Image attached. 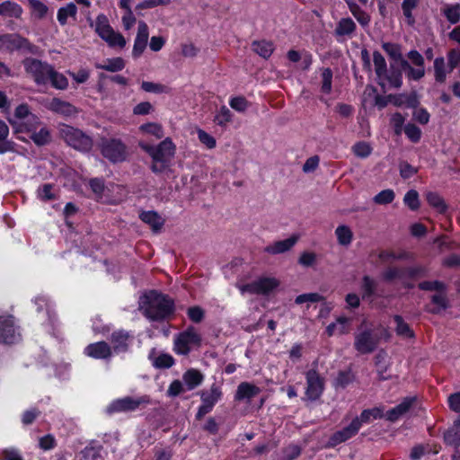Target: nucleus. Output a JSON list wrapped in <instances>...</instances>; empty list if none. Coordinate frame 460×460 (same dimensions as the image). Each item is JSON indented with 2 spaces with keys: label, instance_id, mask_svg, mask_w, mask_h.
<instances>
[{
  "label": "nucleus",
  "instance_id": "f257e3e1",
  "mask_svg": "<svg viewBox=\"0 0 460 460\" xmlns=\"http://www.w3.org/2000/svg\"><path fill=\"white\" fill-rule=\"evenodd\" d=\"M138 309L150 321L162 322L174 312V302L156 290L144 292L138 300Z\"/></svg>",
  "mask_w": 460,
  "mask_h": 460
},
{
  "label": "nucleus",
  "instance_id": "f03ea898",
  "mask_svg": "<svg viewBox=\"0 0 460 460\" xmlns=\"http://www.w3.org/2000/svg\"><path fill=\"white\" fill-rule=\"evenodd\" d=\"M139 146L153 159L152 172L160 173L169 167L175 153V146L170 138H165L156 146L145 143H139Z\"/></svg>",
  "mask_w": 460,
  "mask_h": 460
},
{
  "label": "nucleus",
  "instance_id": "7ed1b4c3",
  "mask_svg": "<svg viewBox=\"0 0 460 460\" xmlns=\"http://www.w3.org/2000/svg\"><path fill=\"white\" fill-rule=\"evenodd\" d=\"M60 137L67 146L83 153H88L93 148V139L79 128L67 124L59 125Z\"/></svg>",
  "mask_w": 460,
  "mask_h": 460
},
{
  "label": "nucleus",
  "instance_id": "20e7f679",
  "mask_svg": "<svg viewBox=\"0 0 460 460\" xmlns=\"http://www.w3.org/2000/svg\"><path fill=\"white\" fill-rule=\"evenodd\" d=\"M0 50L10 54L17 51L38 55L40 48L18 33H4L0 35Z\"/></svg>",
  "mask_w": 460,
  "mask_h": 460
},
{
  "label": "nucleus",
  "instance_id": "39448f33",
  "mask_svg": "<svg viewBox=\"0 0 460 460\" xmlns=\"http://www.w3.org/2000/svg\"><path fill=\"white\" fill-rule=\"evenodd\" d=\"M22 64L24 71L29 75L37 85H46L50 74L52 65L35 58H25Z\"/></svg>",
  "mask_w": 460,
  "mask_h": 460
},
{
  "label": "nucleus",
  "instance_id": "423d86ee",
  "mask_svg": "<svg viewBox=\"0 0 460 460\" xmlns=\"http://www.w3.org/2000/svg\"><path fill=\"white\" fill-rule=\"evenodd\" d=\"M380 337L372 330H364L355 335L354 347L360 354H369L376 349Z\"/></svg>",
  "mask_w": 460,
  "mask_h": 460
},
{
  "label": "nucleus",
  "instance_id": "0eeeda50",
  "mask_svg": "<svg viewBox=\"0 0 460 460\" xmlns=\"http://www.w3.org/2000/svg\"><path fill=\"white\" fill-rule=\"evenodd\" d=\"M201 338L194 327H189L185 332H181L174 341V349L177 353L187 355L191 345H199Z\"/></svg>",
  "mask_w": 460,
  "mask_h": 460
},
{
  "label": "nucleus",
  "instance_id": "6e6552de",
  "mask_svg": "<svg viewBox=\"0 0 460 460\" xmlns=\"http://www.w3.org/2000/svg\"><path fill=\"white\" fill-rule=\"evenodd\" d=\"M16 332L14 317L13 315L0 316V342L13 344L19 338Z\"/></svg>",
  "mask_w": 460,
  "mask_h": 460
},
{
  "label": "nucleus",
  "instance_id": "1a4fd4ad",
  "mask_svg": "<svg viewBox=\"0 0 460 460\" xmlns=\"http://www.w3.org/2000/svg\"><path fill=\"white\" fill-rule=\"evenodd\" d=\"M307 387L305 394L311 401L317 400L323 392L324 379L320 376L316 370L311 369L306 373Z\"/></svg>",
  "mask_w": 460,
  "mask_h": 460
},
{
  "label": "nucleus",
  "instance_id": "9d476101",
  "mask_svg": "<svg viewBox=\"0 0 460 460\" xmlns=\"http://www.w3.org/2000/svg\"><path fill=\"white\" fill-rule=\"evenodd\" d=\"M358 430L359 422L358 420H352L349 426L333 433L329 438L326 446L328 447H334L355 436Z\"/></svg>",
  "mask_w": 460,
  "mask_h": 460
},
{
  "label": "nucleus",
  "instance_id": "9b49d317",
  "mask_svg": "<svg viewBox=\"0 0 460 460\" xmlns=\"http://www.w3.org/2000/svg\"><path fill=\"white\" fill-rule=\"evenodd\" d=\"M96 33L104 40L109 46L115 47V31L110 25L108 18L104 14H99L95 22Z\"/></svg>",
  "mask_w": 460,
  "mask_h": 460
},
{
  "label": "nucleus",
  "instance_id": "f8f14e48",
  "mask_svg": "<svg viewBox=\"0 0 460 460\" xmlns=\"http://www.w3.org/2000/svg\"><path fill=\"white\" fill-rule=\"evenodd\" d=\"M84 354L94 359H111L112 351L106 341L90 343L84 349Z\"/></svg>",
  "mask_w": 460,
  "mask_h": 460
},
{
  "label": "nucleus",
  "instance_id": "ddd939ff",
  "mask_svg": "<svg viewBox=\"0 0 460 460\" xmlns=\"http://www.w3.org/2000/svg\"><path fill=\"white\" fill-rule=\"evenodd\" d=\"M45 107L49 111L65 117H71L77 113V109L73 104L58 97L52 98Z\"/></svg>",
  "mask_w": 460,
  "mask_h": 460
},
{
  "label": "nucleus",
  "instance_id": "4468645a",
  "mask_svg": "<svg viewBox=\"0 0 460 460\" xmlns=\"http://www.w3.org/2000/svg\"><path fill=\"white\" fill-rule=\"evenodd\" d=\"M34 124L35 123L32 122L24 124L26 131L31 132L30 138L33 141V143L38 146H43L50 143L51 135L49 129L46 127H43L39 131H36Z\"/></svg>",
  "mask_w": 460,
  "mask_h": 460
},
{
  "label": "nucleus",
  "instance_id": "2eb2a0df",
  "mask_svg": "<svg viewBox=\"0 0 460 460\" xmlns=\"http://www.w3.org/2000/svg\"><path fill=\"white\" fill-rule=\"evenodd\" d=\"M149 37L148 27L143 21L138 22L137 34L135 40L132 54L138 58L145 50Z\"/></svg>",
  "mask_w": 460,
  "mask_h": 460
},
{
  "label": "nucleus",
  "instance_id": "dca6fc26",
  "mask_svg": "<svg viewBox=\"0 0 460 460\" xmlns=\"http://www.w3.org/2000/svg\"><path fill=\"white\" fill-rule=\"evenodd\" d=\"M150 402L148 396L144 395L138 398H133L127 396L125 398L117 400V411H134L142 404H147Z\"/></svg>",
  "mask_w": 460,
  "mask_h": 460
},
{
  "label": "nucleus",
  "instance_id": "f3484780",
  "mask_svg": "<svg viewBox=\"0 0 460 460\" xmlns=\"http://www.w3.org/2000/svg\"><path fill=\"white\" fill-rule=\"evenodd\" d=\"M444 441L456 449L460 447V418L444 433Z\"/></svg>",
  "mask_w": 460,
  "mask_h": 460
},
{
  "label": "nucleus",
  "instance_id": "a211bd4d",
  "mask_svg": "<svg viewBox=\"0 0 460 460\" xmlns=\"http://www.w3.org/2000/svg\"><path fill=\"white\" fill-rule=\"evenodd\" d=\"M140 219L150 226L154 232H159L164 224V220L155 211H142L139 215Z\"/></svg>",
  "mask_w": 460,
  "mask_h": 460
},
{
  "label": "nucleus",
  "instance_id": "6ab92c4d",
  "mask_svg": "<svg viewBox=\"0 0 460 460\" xmlns=\"http://www.w3.org/2000/svg\"><path fill=\"white\" fill-rule=\"evenodd\" d=\"M135 341L134 335L126 330L117 332V354L127 353Z\"/></svg>",
  "mask_w": 460,
  "mask_h": 460
},
{
  "label": "nucleus",
  "instance_id": "aec40b11",
  "mask_svg": "<svg viewBox=\"0 0 460 460\" xmlns=\"http://www.w3.org/2000/svg\"><path fill=\"white\" fill-rule=\"evenodd\" d=\"M393 319L395 324L394 332L397 336L402 339L415 338L414 331L411 328L409 323H407L401 315L395 314L394 315Z\"/></svg>",
  "mask_w": 460,
  "mask_h": 460
},
{
  "label": "nucleus",
  "instance_id": "412c9836",
  "mask_svg": "<svg viewBox=\"0 0 460 460\" xmlns=\"http://www.w3.org/2000/svg\"><path fill=\"white\" fill-rule=\"evenodd\" d=\"M298 237L293 235L288 239L278 241L271 245H269L265 248V252L270 254H279L283 253L288 250H290L297 242Z\"/></svg>",
  "mask_w": 460,
  "mask_h": 460
},
{
  "label": "nucleus",
  "instance_id": "4be33fe9",
  "mask_svg": "<svg viewBox=\"0 0 460 460\" xmlns=\"http://www.w3.org/2000/svg\"><path fill=\"white\" fill-rule=\"evenodd\" d=\"M260 392V388L256 385L243 382L238 385L234 398L237 401L250 400L259 394Z\"/></svg>",
  "mask_w": 460,
  "mask_h": 460
},
{
  "label": "nucleus",
  "instance_id": "5701e85b",
  "mask_svg": "<svg viewBox=\"0 0 460 460\" xmlns=\"http://www.w3.org/2000/svg\"><path fill=\"white\" fill-rule=\"evenodd\" d=\"M415 402V398H405L400 404L386 412V418L390 421L397 420L405 414Z\"/></svg>",
  "mask_w": 460,
  "mask_h": 460
},
{
  "label": "nucleus",
  "instance_id": "b1692460",
  "mask_svg": "<svg viewBox=\"0 0 460 460\" xmlns=\"http://www.w3.org/2000/svg\"><path fill=\"white\" fill-rule=\"evenodd\" d=\"M9 127L7 124L0 119V155L7 152H12L14 149V143L8 140Z\"/></svg>",
  "mask_w": 460,
  "mask_h": 460
},
{
  "label": "nucleus",
  "instance_id": "393cba45",
  "mask_svg": "<svg viewBox=\"0 0 460 460\" xmlns=\"http://www.w3.org/2000/svg\"><path fill=\"white\" fill-rule=\"evenodd\" d=\"M77 14V7L74 3H68L65 6L60 7L58 10L57 19L61 26H64L67 23L68 18H73L74 21L76 20Z\"/></svg>",
  "mask_w": 460,
  "mask_h": 460
},
{
  "label": "nucleus",
  "instance_id": "a878e982",
  "mask_svg": "<svg viewBox=\"0 0 460 460\" xmlns=\"http://www.w3.org/2000/svg\"><path fill=\"white\" fill-rule=\"evenodd\" d=\"M431 302L436 305V306L432 308L427 306L426 311L433 314H438L441 312V310H446L449 306L446 291L438 292L437 294L433 295L431 296Z\"/></svg>",
  "mask_w": 460,
  "mask_h": 460
},
{
  "label": "nucleus",
  "instance_id": "bb28decb",
  "mask_svg": "<svg viewBox=\"0 0 460 460\" xmlns=\"http://www.w3.org/2000/svg\"><path fill=\"white\" fill-rule=\"evenodd\" d=\"M22 13V6L15 2L7 0L0 4V15L2 16L20 18Z\"/></svg>",
  "mask_w": 460,
  "mask_h": 460
},
{
  "label": "nucleus",
  "instance_id": "cd10ccee",
  "mask_svg": "<svg viewBox=\"0 0 460 460\" xmlns=\"http://www.w3.org/2000/svg\"><path fill=\"white\" fill-rule=\"evenodd\" d=\"M48 84L58 90H66L68 87V80L62 74L57 71L54 67L48 77Z\"/></svg>",
  "mask_w": 460,
  "mask_h": 460
},
{
  "label": "nucleus",
  "instance_id": "c85d7f7f",
  "mask_svg": "<svg viewBox=\"0 0 460 460\" xmlns=\"http://www.w3.org/2000/svg\"><path fill=\"white\" fill-rule=\"evenodd\" d=\"M279 286V281L275 278H261L257 279L258 295H269Z\"/></svg>",
  "mask_w": 460,
  "mask_h": 460
},
{
  "label": "nucleus",
  "instance_id": "c756f323",
  "mask_svg": "<svg viewBox=\"0 0 460 460\" xmlns=\"http://www.w3.org/2000/svg\"><path fill=\"white\" fill-rule=\"evenodd\" d=\"M88 184L94 194L95 199L99 202H104L103 196L106 190L104 179L99 177L91 178Z\"/></svg>",
  "mask_w": 460,
  "mask_h": 460
},
{
  "label": "nucleus",
  "instance_id": "7c9ffc66",
  "mask_svg": "<svg viewBox=\"0 0 460 460\" xmlns=\"http://www.w3.org/2000/svg\"><path fill=\"white\" fill-rule=\"evenodd\" d=\"M221 395L222 392L220 388L216 385H213L210 387L209 391H202L200 393L202 402H204L207 405H209L212 408L216 404V402L220 399Z\"/></svg>",
  "mask_w": 460,
  "mask_h": 460
},
{
  "label": "nucleus",
  "instance_id": "2f4dec72",
  "mask_svg": "<svg viewBox=\"0 0 460 460\" xmlns=\"http://www.w3.org/2000/svg\"><path fill=\"white\" fill-rule=\"evenodd\" d=\"M183 381L188 389L192 390L202 383L203 375L197 369H189L183 375Z\"/></svg>",
  "mask_w": 460,
  "mask_h": 460
},
{
  "label": "nucleus",
  "instance_id": "473e14b6",
  "mask_svg": "<svg viewBox=\"0 0 460 460\" xmlns=\"http://www.w3.org/2000/svg\"><path fill=\"white\" fill-rule=\"evenodd\" d=\"M252 49L255 53L263 58H270L274 50L272 42L267 40L253 41L252 44Z\"/></svg>",
  "mask_w": 460,
  "mask_h": 460
},
{
  "label": "nucleus",
  "instance_id": "72a5a7b5",
  "mask_svg": "<svg viewBox=\"0 0 460 460\" xmlns=\"http://www.w3.org/2000/svg\"><path fill=\"white\" fill-rule=\"evenodd\" d=\"M335 234L340 245L349 246L352 242L353 233L348 226H339L335 230Z\"/></svg>",
  "mask_w": 460,
  "mask_h": 460
},
{
  "label": "nucleus",
  "instance_id": "f704fd0d",
  "mask_svg": "<svg viewBox=\"0 0 460 460\" xmlns=\"http://www.w3.org/2000/svg\"><path fill=\"white\" fill-rule=\"evenodd\" d=\"M381 277L384 281L388 283L393 282L394 279L403 280L405 279L404 269L390 266L382 272Z\"/></svg>",
  "mask_w": 460,
  "mask_h": 460
},
{
  "label": "nucleus",
  "instance_id": "c9c22d12",
  "mask_svg": "<svg viewBox=\"0 0 460 460\" xmlns=\"http://www.w3.org/2000/svg\"><path fill=\"white\" fill-rule=\"evenodd\" d=\"M54 185L52 183H44L37 190V197L44 202L56 200L58 196L53 192Z\"/></svg>",
  "mask_w": 460,
  "mask_h": 460
},
{
  "label": "nucleus",
  "instance_id": "e433bc0d",
  "mask_svg": "<svg viewBox=\"0 0 460 460\" xmlns=\"http://www.w3.org/2000/svg\"><path fill=\"white\" fill-rule=\"evenodd\" d=\"M356 29V24L350 18H343L339 22L335 29V34L338 36L349 35Z\"/></svg>",
  "mask_w": 460,
  "mask_h": 460
},
{
  "label": "nucleus",
  "instance_id": "4c0bfd02",
  "mask_svg": "<svg viewBox=\"0 0 460 460\" xmlns=\"http://www.w3.org/2000/svg\"><path fill=\"white\" fill-rule=\"evenodd\" d=\"M426 199L428 203L434 208L438 209L439 213L446 212L447 206L446 205L443 198L438 193L432 191L428 192L426 194Z\"/></svg>",
  "mask_w": 460,
  "mask_h": 460
},
{
  "label": "nucleus",
  "instance_id": "58836bf2",
  "mask_svg": "<svg viewBox=\"0 0 460 460\" xmlns=\"http://www.w3.org/2000/svg\"><path fill=\"white\" fill-rule=\"evenodd\" d=\"M28 3L35 18L41 20L47 15L49 8L44 3L40 0H28Z\"/></svg>",
  "mask_w": 460,
  "mask_h": 460
},
{
  "label": "nucleus",
  "instance_id": "ea45409f",
  "mask_svg": "<svg viewBox=\"0 0 460 460\" xmlns=\"http://www.w3.org/2000/svg\"><path fill=\"white\" fill-rule=\"evenodd\" d=\"M377 288V282L373 279L371 277L366 275L362 278V296L365 297H370L375 295L376 290Z\"/></svg>",
  "mask_w": 460,
  "mask_h": 460
},
{
  "label": "nucleus",
  "instance_id": "a19ab883",
  "mask_svg": "<svg viewBox=\"0 0 460 460\" xmlns=\"http://www.w3.org/2000/svg\"><path fill=\"white\" fill-rule=\"evenodd\" d=\"M385 358H386V353L384 350H380L375 356V365L377 367V373H378L379 378L382 380L388 379V376H385V373L387 370V365L385 362Z\"/></svg>",
  "mask_w": 460,
  "mask_h": 460
},
{
  "label": "nucleus",
  "instance_id": "79ce46f5",
  "mask_svg": "<svg viewBox=\"0 0 460 460\" xmlns=\"http://www.w3.org/2000/svg\"><path fill=\"white\" fill-rule=\"evenodd\" d=\"M373 62L375 65V71L376 75L379 78L385 76L387 73L386 62L380 52L375 51L373 53Z\"/></svg>",
  "mask_w": 460,
  "mask_h": 460
},
{
  "label": "nucleus",
  "instance_id": "37998d69",
  "mask_svg": "<svg viewBox=\"0 0 460 460\" xmlns=\"http://www.w3.org/2000/svg\"><path fill=\"white\" fill-rule=\"evenodd\" d=\"M420 0H403L402 4V9L404 16L407 18L409 25H413L415 19L411 13V11L418 6Z\"/></svg>",
  "mask_w": 460,
  "mask_h": 460
},
{
  "label": "nucleus",
  "instance_id": "c03bdc74",
  "mask_svg": "<svg viewBox=\"0 0 460 460\" xmlns=\"http://www.w3.org/2000/svg\"><path fill=\"white\" fill-rule=\"evenodd\" d=\"M102 447L99 445H89L81 452L82 460H97L101 457Z\"/></svg>",
  "mask_w": 460,
  "mask_h": 460
},
{
  "label": "nucleus",
  "instance_id": "a18cd8bd",
  "mask_svg": "<svg viewBox=\"0 0 460 460\" xmlns=\"http://www.w3.org/2000/svg\"><path fill=\"white\" fill-rule=\"evenodd\" d=\"M14 116L17 119L29 118V120H32L33 123L39 124V118L33 114H31L28 104L22 103L15 108Z\"/></svg>",
  "mask_w": 460,
  "mask_h": 460
},
{
  "label": "nucleus",
  "instance_id": "49530a36",
  "mask_svg": "<svg viewBox=\"0 0 460 460\" xmlns=\"http://www.w3.org/2000/svg\"><path fill=\"white\" fill-rule=\"evenodd\" d=\"M101 153L105 158L115 164V138L102 142Z\"/></svg>",
  "mask_w": 460,
  "mask_h": 460
},
{
  "label": "nucleus",
  "instance_id": "de8ad7c7",
  "mask_svg": "<svg viewBox=\"0 0 460 460\" xmlns=\"http://www.w3.org/2000/svg\"><path fill=\"white\" fill-rule=\"evenodd\" d=\"M435 79L437 82L444 83L446 80V64L443 58H437L434 61Z\"/></svg>",
  "mask_w": 460,
  "mask_h": 460
},
{
  "label": "nucleus",
  "instance_id": "09e8293b",
  "mask_svg": "<svg viewBox=\"0 0 460 460\" xmlns=\"http://www.w3.org/2000/svg\"><path fill=\"white\" fill-rule=\"evenodd\" d=\"M419 288L425 291H437L444 292L447 290L445 283L435 280V281H422L418 285Z\"/></svg>",
  "mask_w": 460,
  "mask_h": 460
},
{
  "label": "nucleus",
  "instance_id": "8fccbe9b",
  "mask_svg": "<svg viewBox=\"0 0 460 460\" xmlns=\"http://www.w3.org/2000/svg\"><path fill=\"white\" fill-rule=\"evenodd\" d=\"M443 13L451 23L455 24L460 21V4L448 5L443 10Z\"/></svg>",
  "mask_w": 460,
  "mask_h": 460
},
{
  "label": "nucleus",
  "instance_id": "3c124183",
  "mask_svg": "<svg viewBox=\"0 0 460 460\" xmlns=\"http://www.w3.org/2000/svg\"><path fill=\"white\" fill-rule=\"evenodd\" d=\"M348 321L349 319L347 317H339L336 323H330L326 328L328 336H332L336 330H338L340 334L345 333V324Z\"/></svg>",
  "mask_w": 460,
  "mask_h": 460
},
{
  "label": "nucleus",
  "instance_id": "603ef678",
  "mask_svg": "<svg viewBox=\"0 0 460 460\" xmlns=\"http://www.w3.org/2000/svg\"><path fill=\"white\" fill-rule=\"evenodd\" d=\"M394 197H395V195H394V190L387 189V190H384L381 192H379L378 194H376L374 197L373 200L376 204L385 205V204H390L391 202H393V200L394 199Z\"/></svg>",
  "mask_w": 460,
  "mask_h": 460
},
{
  "label": "nucleus",
  "instance_id": "864d4df0",
  "mask_svg": "<svg viewBox=\"0 0 460 460\" xmlns=\"http://www.w3.org/2000/svg\"><path fill=\"white\" fill-rule=\"evenodd\" d=\"M115 82V75H108L104 72H100L98 74V90L99 92H105L110 85H112Z\"/></svg>",
  "mask_w": 460,
  "mask_h": 460
},
{
  "label": "nucleus",
  "instance_id": "5fc2aeb1",
  "mask_svg": "<svg viewBox=\"0 0 460 460\" xmlns=\"http://www.w3.org/2000/svg\"><path fill=\"white\" fill-rule=\"evenodd\" d=\"M403 201L411 210H416L420 208L419 193L415 190H409L405 194Z\"/></svg>",
  "mask_w": 460,
  "mask_h": 460
},
{
  "label": "nucleus",
  "instance_id": "6e6d98bb",
  "mask_svg": "<svg viewBox=\"0 0 460 460\" xmlns=\"http://www.w3.org/2000/svg\"><path fill=\"white\" fill-rule=\"evenodd\" d=\"M141 88L146 93H167L168 87L153 82L144 81L141 84Z\"/></svg>",
  "mask_w": 460,
  "mask_h": 460
},
{
  "label": "nucleus",
  "instance_id": "4d7b16f0",
  "mask_svg": "<svg viewBox=\"0 0 460 460\" xmlns=\"http://www.w3.org/2000/svg\"><path fill=\"white\" fill-rule=\"evenodd\" d=\"M140 129L147 134L162 138L164 136L162 126L157 123H146L140 127Z\"/></svg>",
  "mask_w": 460,
  "mask_h": 460
},
{
  "label": "nucleus",
  "instance_id": "13d9d810",
  "mask_svg": "<svg viewBox=\"0 0 460 460\" xmlns=\"http://www.w3.org/2000/svg\"><path fill=\"white\" fill-rule=\"evenodd\" d=\"M174 363L173 358L169 354H161L155 360L153 365L156 368H169Z\"/></svg>",
  "mask_w": 460,
  "mask_h": 460
},
{
  "label": "nucleus",
  "instance_id": "bf43d9fd",
  "mask_svg": "<svg viewBox=\"0 0 460 460\" xmlns=\"http://www.w3.org/2000/svg\"><path fill=\"white\" fill-rule=\"evenodd\" d=\"M382 47L394 62H396L402 56L401 53V48L397 44L386 42L384 43Z\"/></svg>",
  "mask_w": 460,
  "mask_h": 460
},
{
  "label": "nucleus",
  "instance_id": "052dcab7",
  "mask_svg": "<svg viewBox=\"0 0 460 460\" xmlns=\"http://www.w3.org/2000/svg\"><path fill=\"white\" fill-rule=\"evenodd\" d=\"M232 113L226 106H222L219 112L215 117V121L220 126H226L231 121Z\"/></svg>",
  "mask_w": 460,
  "mask_h": 460
},
{
  "label": "nucleus",
  "instance_id": "680f3d73",
  "mask_svg": "<svg viewBox=\"0 0 460 460\" xmlns=\"http://www.w3.org/2000/svg\"><path fill=\"white\" fill-rule=\"evenodd\" d=\"M187 314L192 322L199 323L204 319L205 311L200 306L195 305L188 309Z\"/></svg>",
  "mask_w": 460,
  "mask_h": 460
},
{
  "label": "nucleus",
  "instance_id": "e2e57ef3",
  "mask_svg": "<svg viewBox=\"0 0 460 460\" xmlns=\"http://www.w3.org/2000/svg\"><path fill=\"white\" fill-rule=\"evenodd\" d=\"M323 299V297L318 293H307L297 296L295 302L297 305H301L305 302L316 303L322 301Z\"/></svg>",
  "mask_w": 460,
  "mask_h": 460
},
{
  "label": "nucleus",
  "instance_id": "0e129e2a",
  "mask_svg": "<svg viewBox=\"0 0 460 460\" xmlns=\"http://www.w3.org/2000/svg\"><path fill=\"white\" fill-rule=\"evenodd\" d=\"M40 415V411L38 408H31L22 413V422L24 425H31Z\"/></svg>",
  "mask_w": 460,
  "mask_h": 460
},
{
  "label": "nucleus",
  "instance_id": "69168bd1",
  "mask_svg": "<svg viewBox=\"0 0 460 460\" xmlns=\"http://www.w3.org/2000/svg\"><path fill=\"white\" fill-rule=\"evenodd\" d=\"M405 135L414 143L418 142L421 136L420 129L414 124H407L404 127Z\"/></svg>",
  "mask_w": 460,
  "mask_h": 460
},
{
  "label": "nucleus",
  "instance_id": "338daca9",
  "mask_svg": "<svg viewBox=\"0 0 460 460\" xmlns=\"http://www.w3.org/2000/svg\"><path fill=\"white\" fill-rule=\"evenodd\" d=\"M301 454V448L297 445H289L283 449L282 460H295Z\"/></svg>",
  "mask_w": 460,
  "mask_h": 460
},
{
  "label": "nucleus",
  "instance_id": "774afa93",
  "mask_svg": "<svg viewBox=\"0 0 460 460\" xmlns=\"http://www.w3.org/2000/svg\"><path fill=\"white\" fill-rule=\"evenodd\" d=\"M230 106L236 111L243 112L248 108L249 102L244 97L237 96L231 99Z\"/></svg>",
  "mask_w": 460,
  "mask_h": 460
}]
</instances>
